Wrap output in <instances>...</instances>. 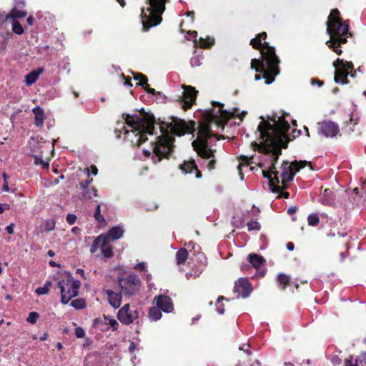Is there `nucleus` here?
<instances>
[{"label":"nucleus","instance_id":"nucleus-18","mask_svg":"<svg viewBox=\"0 0 366 366\" xmlns=\"http://www.w3.org/2000/svg\"><path fill=\"white\" fill-rule=\"evenodd\" d=\"M320 129L322 134L327 137H334L340 132L337 124L332 121H324L319 124Z\"/></svg>","mask_w":366,"mask_h":366},{"label":"nucleus","instance_id":"nucleus-48","mask_svg":"<svg viewBox=\"0 0 366 366\" xmlns=\"http://www.w3.org/2000/svg\"><path fill=\"white\" fill-rule=\"evenodd\" d=\"M75 335L77 338H83L85 336V332L82 327H76L74 331Z\"/></svg>","mask_w":366,"mask_h":366},{"label":"nucleus","instance_id":"nucleus-8","mask_svg":"<svg viewBox=\"0 0 366 366\" xmlns=\"http://www.w3.org/2000/svg\"><path fill=\"white\" fill-rule=\"evenodd\" d=\"M142 117L138 114H123V117L126 124L132 128L131 130L142 127V130L144 132H148L149 134H153L155 131L154 125L157 123V119L153 114L145 112L142 110Z\"/></svg>","mask_w":366,"mask_h":366},{"label":"nucleus","instance_id":"nucleus-32","mask_svg":"<svg viewBox=\"0 0 366 366\" xmlns=\"http://www.w3.org/2000/svg\"><path fill=\"white\" fill-rule=\"evenodd\" d=\"M94 217L98 223H99L101 224H106V220H105L104 216L101 214L100 204L97 205L95 212L94 214Z\"/></svg>","mask_w":366,"mask_h":366},{"label":"nucleus","instance_id":"nucleus-23","mask_svg":"<svg viewBox=\"0 0 366 366\" xmlns=\"http://www.w3.org/2000/svg\"><path fill=\"white\" fill-rule=\"evenodd\" d=\"M34 114V124L37 127H42L46 119V114L43 108L36 106L32 109Z\"/></svg>","mask_w":366,"mask_h":366},{"label":"nucleus","instance_id":"nucleus-11","mask_svg":"<svg viewBox=\"0 0 366 366\" xmlns=\"http://www.w3.org/2000/svg\"><path fill=\"white\" fill-rule=\"evenodd\" d=\"M332 65L335 69L334 79L337 84H347L349 83L348 75L350 74L352 77L355 76V71L352 61L337 58Z\"/></svg>","mask_w":366,"mask_h":366},{"label":"nucleus","instance_id":"nucleus-31","mask_svg":"<svg viewBox=\"0 0 366 366\" xmlns=\"http://www.w3.org/2000/svg\"><path fill=\"white\" fill-rule=\"evenodd\" d=\"M333 192L330 189H326L324 191L323 197H322V203L325 204H331L333 202V197H332Z\"/></svg>","mask_w":366,"mask_h":366},{"label":"nucleus","instance_id":"nucleus-57","mask_svg":"<svg viewBox=\"0 0 366 366\" xmlns=\"http://www.w3.org/2000/svg\"><path fill=\"white\" fill-rule=\"evenodd\" d=\"M148 94L155 95L157 92L154 89L151 88L149 85H147V86L144 89Z\"/></svg>","mask_w":366,"mask_h":366},{"label":"nucleus","instance_id":"nucleus-6","mask_svg":"<svg viewBox=\"0 0 366 366\" xmlns=\"http://www.w3.org/2000/svg\"><path fill=\"white\" fill-rule=\"evenodd\" d=\"M167 0H147L149 7L145 11L142 9V26L144 31L151 27L156 26L162 21V15L165 10Z\"/></svg>","mask_w":366,"mask_h":366},{"label":"nucleus","instance_id":"nucleus-10","mask_svg":"<svg viewBox=\"0 0 366 366\" xmlns=\"http://www.w3.org/2000/svg\"><path fill=\"white\" fill-rule=\"evenodd\" d=\"M58 287L61 292V302L64 305L67 304L71 298L79 295V289L81 286L79 280H74L69 275L65 280H60L58 282Z\"/></svg>","mask_w":366,"mask_h":366},{"label":"nucleus","instance_id":"nucleus-17","mask_svg":"<svg viewBox=\"0 0 366 366\" xmlns=\"http://www.w3.org/2000/svg\"><path fill=\"white\" fill-rule=\"evenodd\" d=\"M252 291V285L247 278H239L234 287V292L238 294V297H247Z\"/></svg>","mask_w":366,"mask_h":366},{"label":"nucleus","instance_id":"nucleus-25","mask_svg":"<svg viewBox=\"0 0 366 366\" xmlns=\"http://www.w3.org/2000/svg\"><path fill=\"white\" fill-rule=\"evenodd\" d=\"M108 316L104 315V318H96L93 322V327L95 328H99L101 331L105 332L107 331L109 328L108 326Z\"/></svg>","mask_w":366,"mask_h":366},{"label":"nucleus","instance_id":"nucleus-3","mask_svg":"<svg viewBox=\"0 0 366 366\" xmlns=\"http://www.w3.org/2000/svg\"><path fill=\"white\" fill-rule=\"evenodd\" d=\"M267 38V32L262 31L250 40L249 45L259 51L262 56L261 59L251 60V68L256 72L262 74L265 83L269 84L274 81L275 76L280 72L279 66L280 60L276 54L275 48L266 41ZM261 78L260 74H256L254 76L255 80H259Z\"/></svg>","mask_w":366,"mask_h":366},{"label":"nucleus","instance_id":"nucleus-44","mask_svg":"<svg viewBox=\"0 0 366 366\" xmlns=\"http://www.w3.org/2000/svg\"><path fill=\"white\" fill-rule=\"evenodd\" d=\"M343 366H358L357 360H355V361L353 362L352 356H350L349 358H345L344 360Z\"/></svg>","mask_w":366,"mask_h":366},{"label":"nucleus","instance_id":"nucleus-59","mask_svg":"<svg viewBox=\"0 0 366 366\" xmlns=\"http://www.w3.org/2000/svg\"><path fill=\"white\" fill-rule=\"evenodd\" d=\"M81 229L78 227H74L71 229V232L76 235H79L81 234Z\"/></svg>","mask_w":366,"mask_h":366},{"label":"nucleus","instance_id":"nucleus-5","mask_svg":"<svg viewBox=\"0 0 366 366\" xmlns=\"http://www.w3.org/2000/svg\"><path fill=\"white\" fill-rule=\"evenodd\" d=\"M262 121L257 127V131L259 132L260 139L262 140L259 144L257 142L251 143V147L253 150H257L259 153L263 154H271L272 159L271 164L273 163L275 166L276 162L279 159V156L282 154V145L277 142V140H274L272 136H268L267 132L268 130H271L272 127L269 123L267 122L262 116L260 117Z\"/></svg>","mask_w":366,"mask_h":366},{"label":"nucleus","instance_id":"nucleus-34","mask_svg":"<svg viewBox=\"0 0 366 366\" xmlns=\"http://www.w3.org/2000/svg\"><path fill=\"white\" fill-rule=\"evenodd\" d=\"M71 305L76 310H81L86 307V302L84 299L78 298L72 300Z\"/></svg>","mask_w":366,"mask_h":366},{"label":"nucleus","instance_id":"nucleus-13","mask_svg":"<svg viewBox=\"0 0 366 366\" xmlns=\"http://www.w3.org/2000/svg\"><path fill=\"white\" fill-rule=\"evenodd\" d=\"M124 234V230L120 227H113L106 234H102L97 237L91 246V253L97 251L99 247H104L107 245L109 241H114L120 239Z\"/></svg>","mask_w":366,"mask_h":366},{"label":"nucleus","instance_id":"nucleus-2","mask_svg":"<svg viewBox=\"0 0 366 366\" xmlns=\"http://www.w3.org/2000/svg\"><path fill=\"white\" fill-rule=\"evenodd\" d=\"M156 124L159 126L161 135L157 137L152 157L153 162L157 164L163 159H169L174 150V136L181 137L192 134L195 130L196 122L193 120L187 123L184 119H173L172 122L166 123L159 119Z\"/></svg>","mask_w":366,"mask_h":366},{"label":"nucleus","instance_id":"nucleus-49","mask_svg":"<svg viewBox=\"0 0 366 366\" xmlns=\"http://www.w3.org/2000/svg\"><path fill=\"white\" fill-rule=\"evenodd\" d=\"M92 179H86L84 181H81L80 183H79V185H80V187L82 190H84L86 189H89L90 188L89 187V184L92 183Z\"/></svg>","mask_w":366,"mask_h":366},{"label":"nucleus","instance_id":"nucleus-53","mask_svg":"<svg viewBox=\"0 0 366 366\" xmlns=\"http://www.w3.org/2000/svg\"><path fill=\"white\" fill-rule=\"evenodd\" d=\"M35 164H41L44 169L48 168L49 166V162H44L41 159H39V158H36Z\"/></svg>","mask_w":366,"mask_h":366},{"label":"nucleus","instance_id":"nucleus-51","mask_svg":"<svg viewBox=\"0 0 366 366\" xmlns=\"http://www.w3.org/2000/svg\"><path fill=\"white\" fill-rule=\"evenodd\" d=\"M14 3H15V6L14 8L24 9L25 7V1L24 0H15Z\"/></svg>","mask_w":366,"mask_h":366},{"label":"nucleus","instance_id":"nucleus-39","mask_svg":"<svg viewBox=\"0 0 366 366\" xmlns=\"http://www.w3.org/2000/svg\"><path fill=\"white\" fill-rule=\"evenodd\" d=\"M300 135H301V130L295 129L292 130V132L290 134H287V137H286L285 140L288 143L290 141H292V140L296 139L297 137H300Z\"/></svg>","mask_w":366,"mask_h":366},{"label":"nucleus","instance_id":"nucleus-47","mask_svg":"<svg viewBox=\"0 0 366 366\" xmlns=\"http://www.w3.org/2000/svg\"><path fill=\"white\" fill-rule=\"evenodd\" d=\"M108 325H109L112 328V330L113 331H115L118 329V326H119V323L117 322V321L113 318H109L108 317Z\"/></svg>","mask_w":366,"mask_h":366},{"label":"nucleus","instance_id":"nucleus-12","mask_svg":"<svg viewBox=\"0 0 366 366\" xmlns=\"http://www.w3.org/2000/svg\"><path fill=\"white\" fill-rule=\"evenodd\" d=\"M279 172L277 171L273 163L270 164L268 170H262V175L269 180V186L270 190L273 193L278 194L279 198L287 199L290 197L288 192L283 191L286 188L282 187V184L279 185L280 179L278 176Z\"/></svg>","mask_w":366,"mask_h":366},{"label":"nucleus","instance_id":"nucleus-28","mask_svg":"<svg viewBox=\"0 0 366 366\" xmlns=\"http://www.w3.org/2000/svg\"><path fill=\"white\" fill-rule=\"evenodd\" d=\"M277 281L278 282L279 288L281 290H285L287 286L290 285V279L287 275L280 273L277 277Z\"/></svg>","mask_w":366,"mask_h":366},{"label":"nucleus","instance_id":"nucleus-58","mask_svg":"<svg viewBox=\"0 0 366 366\" xmlns=\"http://www.w3.org/2000/svg\"><path fill=\"white\" fill-rule=\"evenodd\" d=\"M14 224L11 223L6 227V231L7 232L8 234H12L14 232Z\"/></svg>","mask_w":366,"mask_h":366},{"label":"nucleus","instance_id":"nucleus-20","mask_svg":"<svg viewBox=\"0 0 366 366\" xmlns=\"http://www.w3.org/2000/svg\"><path fill=\"white\" fill-rule=\"evenodd\" d=\"M157 306L164 312H171L174 309L172 299L167 295H159L154 297Z\"/></svg>","mask_w":366,"mask_h":366},{"label":"nucleus","instance_id":"nucleus-19","mask_svg":"<svg viewBox=\"0 0 366 366\" xmlns=\"http://www.w3.org/2000/svg\"><path fill=\"white\" fill-rule=\"evenodd\" d=\"M103 292L107 295V300L113 308L117 309L121 306L122 299V293L121 290L114 292L111 289L104 288Z\"/></svg>","mask_w":366,"mask_h":366},{"label":"nucleus","instance_id":"nucleus-55","mask_svg":"<svg viewBox=\"0 0 366 366\" xmlns=\"http://www.w3.org/2000/svg\"><path fill=\"white\" fill-rule=\"evenodd\" d=\"M10 209V205L7 203L1 204L0 203V214H2L5 210Z\"/></svg>","mask_w":366,"mask_h":366},{"label":"nucleus","instance_id":"nucleus-40","mask_svg":"<svg viewBox=\"0 0 366 366\" xmlns=\"http://www.w3.org/2000/svg\"><path fill=\"white\" fill-rule=\"evenodd\" d=\"M12 31L14 33L21 35L24 33V28L19 21H16L12 24Z\"/></svg>","mask_w":366,"mask_h":366},{"label":"nucleus","instance_id":"nucleus-27","mask_svg":"<svg viewBox=\"0 0 366 366\" xmlns=\"http://www.w3.org/2000/svg\"><path fill=\"white\" fill-rule=\"evenodd\" d=\"M189 256L188 251L185 248H180L176 252V261L178 265H181L185 263Z\"/></svg>","mask_w":366,"mask_h":366},{"label":"nucleus","instance_id":"nucleus-4","mask_svg":"<svg viewBox=\"0 0 366 366\" xmlns=\"http://www.w3.org/2000/svg\"><path fill=\"white\" fill-rule=\"evenodd\" d=\"M326 25L330 39L325 44L335 54L341 55L342 45L347 42L348 36H352V34L349 31V21H343L340 17V11L337 9H333L327 18Z\"/></svg>","mask_w":366,"mask_h":366},{"label":"nucleus","instance_id":"nucleus-22","mask_svg":"<svg viewBox=\"0 0 366 366\" xmlns=\"http://www.w3.org/2000/svg\"><path fill=\"white\" fill-rule=\"evenodd\" d=\"M147 134H149L148 132H144L142 130V127L139 128V129L131 130V135L134 137L130 139L132 145L139 147L144 143L148 139L146 137Z\"/></svg>","mask_w":366,"mask_h":366},{"label":"nucleus","instance_id":"nucleus-62","mask_svg":"<svg viewBox=\"0 0 366 366\" xmlns=\"http://www.w3.org/2000/svg\"><path fill=\"white\" fill-rule=\"evenodd\" d=\"M360 361L361 363H364L366 365V352L362 353L360 356Z\"/></svg>","mask_w":366,"mask_h":366},{"label":"nucleus","instance_id":"nucleus-7","mask_svg":"<svg viewBox=\"0 0 366 366\" xmlns=\"http://www.w3.org/2000/svg\"><path fill=\"white\" fill-rule=\"evenodd\" d=\"M287 115V113H283L280 117H277V114L267 117L269 120L267 122L269 123L272 129L268 130L267 134L272 136L274 139V140H277V142L280 144L284 149L287 147V142L285 139L287 132L290 128V124L285 119V117Z\"/></svg>","mask_w":366,"mask_h":366},{"label":"nucleus","instance_id":"nucleus-35","mask_svg":"<svg viewBox=\"0 0 366 366\" xmlns=\"http://www.w3.org/2000/svg\"><path fill=\"white\" fill-rule=\"evenodd\" d=\"M51 285V281H47L43 287L36 288V293L39 295H46L49 291V287Z\"/></svg>","mask_w":366,"mask_h":366},{"label":"nucleus","instance_id":"nucleus-9","mask_svg":"<svg viewBox=\"0 0 366 366\" xmlns=\"http://www.w3.org/2000/svg\"><path fill=\"white\" fill-rule=\"evenodd\" d=\"M309 164L305 160L297 161L295 160L291 163L288 162H283L280 167V175L281 181L280 183L282 184L283 188L288 187V183L293 180L294 177L297 172L301 169L305 168Z\"/></svg>","mask_w":366,"mask_h":366},{"label":"nucleus","instance_id":"nucleus-24","mask_svg":"<svg viewBox=\"0 0 366 366\" xmlns=\"http://www.w3.org/2000/svg\"><path fill=\"white\" fill-rule=\"evenodd\" d=\"M44 71L43 68H39L38 69L32 70L28 74L25 76V84L26 86H31L39 79L41 74Z\"/></svg>","mask_w":366,"mask_h":366},{"label":"nucleus","instance_id":"nucleus-30","mask_svg":"<svg viewBox=\"0 0 366 366\" xmlns=\"http://www.w3.org/2000/svg\"><path fill=\"white\" fill-rule=\"evenodd\" d=\"M149 317L151 320L157 321L162 317V310L157 307H152L149 310Z\"/></svg>","mask_w":366,"mask_h":366},{"label":"nucleus","instance_id":"nucleus-52","mask_svg":"<svg viewBox=\"0 0 366 366\" xmlns=\"http://www.w3.org/2000/svg\"><path fill=\"white\" fill-rule=\"evenodd\" d=\"M331 361L334 365H340L342 364V360L337 355H332Z\"/></svg>","mask_w":366,"mask_h":366},{"label":"nucleus","instance_id":"nucleus-33","mask_svg":"<svg viewBox=\"0 0 366 366\" xmlns=\"http://www.w3.org/2000/svg\"><path fill=\"white\" fill-rule=\"evenodd\" d=\"M11 17L13 19H19L23 18L26 16V12L24 11V9H20L18 8H13L11 11Z\"/></svg>","mask_w":366,"mask_h":366},{"label":"nucleus","instance_id":"nucleus-43","mask_svg":"<svg viewBox=\"0 0 366 366\" xmlns=\"http://www.w3.org/2000/svg\"><path fill=\"white\" fill-rule=\"evenodd\" d=\"M140 79L139 80V82L137 83V86H142L143 89H144L147 85H148V79L147 76L145 75H139Z\"/></svg>","mask_w":366,"mask_h":366},{"label":"nucleus","instance_id":"nucleus-60","mask_svg":"<svg viewBox=\"0 0 366 366\" xmlns=\"http://www.w3.org/2000/svg\"><path fill=\"white\" fill-rule=\"evenodd\" d=\"M34 21H35V19L32 16H29L26 19V22H27L28 25H29V26H32L34 24Z\"/></svg>","mask_w":366,"mask_h":366},{"label":"nucleus","instance_id":"nucleus-50","mask_svg":"<svg viewBox=\"0 0 366 366\" xmlns=\"http://www.w3.org/2000/svg\"><path fill=\"white\" fill-rule=\"evenodd\" d=\"M66 219L69 224L72 225L76 220V216L74 214H68Z\"/></svg>","mask_w":366,"mask_h":366},{"label":"nucleus","instance_id":"nucleus-21","mask_svg":"<svg viewBox=\"0 0 366 366\" xmlns=\"http://www.w3.org/2000/svg\"><path fill=\"white\" fill-rule=\"evenodd\" d=\"M179 169L184 174H190L192 171L195 172V177L197 179L202 177V172L198 169L197 165L194 159H190L189 160H184L182 164L179 165Z\"/></svg>","mask_w":366,"mask_h":366},{"label":"nucleus","instance_id":"nucleus-64","mask_svg":"<svg viewBox=\"0 0 366 366\" xmlns=\"http://www.w3.org/2000/svg\"><path fill=\"white\" fill-rule=\"evenodd\" d=\"M287 249L289 251H293L295 249V245L292 242H290L287 244Z\"/></svg>","mask_w":366,"mask_h":366},{"label":"nucleus","instance_id":"nucleus-14","mask_svg":"<svg viewBox=\"0 0 366 366\" xmlns=\"http://www.w3.org/2000/svg\"><path fill=\"white\" fill-rule=\"evenodd\" d=\"M118 283L124 295L130 297L138 292L142 282L139 277L132 273L128 275L125 280L119 278Z\"/></svg>","mask_w":366,"mask_h":366},{"label":"nucleus","instance_id":"nucleus-41","mask_svg":"<svg viewBox=\"0 0 366 366\" xmlns=\"http://www.w3.org/2000/svg\"><path fill=\"white\" fill-rule=\"evenodd\" d=\"M102 247V253L103 254L104 257L109 258L113 255L112 247V246H104Z\"/></svg>","mask_w":366,"mask_h":366},{"label":"nucleus","instance_id":"nucleus-46","mask_svg":"<svg viewBox=\"0 0 366 366\" xmlns=\"http://www.w3.org/2000/svg\"><path fill=\"white\" fill-rule=\"evenodd\" d=\"M199 46L202 48H209L212 44V43L209 42V39H205L203 38L199 39Z\"/></svg>","mask_w":366,"mask_h":366},{"label":"nucleus","instance_id":"nucleus-54","mask_svg":"<svg viewBox=\"0 0 366 366\" xmlns=\"http://www.w3.org/2000/svg\"><path fill=\"white\" fill-rule=\"evenodd\" d=\"M134 268L137 270H139V271H143L146 268V265L144 264V262H139L138 264H137Z\"/></svg>","mask_w":366,"mask_h":366},{"label":"nucleus","instance_id":"nucleus-63","mask_svg":"<svg viewBox=\"0 0 366 366\" xmlns=\"http://www.w3.org/2000/svg\"><path fill=\"white\" fill-rule=\"evenodd\" d=\"M2 190L4 192H9L10 191V188L9 187L8 182H4V184L2 187Z\"/></svg>","mask_w":366,"mask_h":366},{"label":"nucleus","instance_id":"nucleus-37","mask_svg":"<svg viewBox=\"0 0 366 366\" xmlns=\"http://www.w3.org/2000/svg\"><path fill=\"white\" fill-rule=\"evenodd\" d=\"M247 226L249 232L253 230L259 231L261 229V224L257 220H252L247 222Z\"/></svg>","mask_w":366,"mask_h":366},{"label":"nucleus","instance_id":"nucleus-29","mask_svg":"<svg viewBox=\"0 0 366 366\" xmlns=\"http://www.w3.org/2000/svg\"><path fill=\"white\" fill-rule=\"evenodd\" d=\"M81 199L87 200L92 199L93 197H97L98 191L94 187L82 190Z\"/></svg>","mask_w":366,"mask_h":366},{"label":"nucleus","instance_id":"nucleus-45","mask_svg":"<svg viewBox=\"0 0 366 366\" xmlns=\"http://www.w3.org/2000/svg\"><path fill=\"white\" fill-rule=\"evenodd\" d=\"M209 149H211V148H209ZM213 151H214V153H213L214 156H213V157H211L212 159L208 162V164H207V169H208L209 170H212V169H214L215 168L216 163H217V161H216V159H214V153H215L216 150H215V149H213ZM210 159V157H209V158H207V159Z\"/></svg>","mask_w":366,"mask_h":366},{"label":"nucleus","instance_id":"nucleus-16","mask_svg":"<svg viewBox=\"0 0 366 366\" xmlns=\"http://www.w3.org/2000/svg\"><path fill=\"white\" fill-rule=\"evenodd\" d=\"M139 317V312L136 309H132L129 303L125 304L117 313L118 320L124 325H130Z\"/></svg>","mask_w":366,"mask_h":366},{"label":"nucleus","instance_id":"nucleus-38","mask_svg":"<svg viewBox=\"0 0 366 366\" xmlns=\"http://www.w3.org/2000/svg\"><path fill=\"white\" fill-rule=\"evenodd\" d=\"M308 224L310 226H317L320 222L319 216L317 214H310L307 217Z\"/></svg>","mask_w":366,"mask_h":366},{"label":"nucleus","instance_id":"nucleus-42","mask_svg":"<svg viewBox=\"0 0 366 366\" xmlns=\"http://www.w3.org/2000/svg\"><path fill=\"white\" fill-rule=\"evenodd\" d=\"M39 317V313L36 312H31L26 318V321L31 324H35Z\"/></svg>","mask_w":366,"mask_h":366},{"label":"nucleus","instance_id":"nucleus-36","mask_svg":"<svg viewBox=\"0 0 366 366\" xmlns=\"http://www.w3.org/2000/svg\"><path fill=\"white\" fill-rule=\"evenodd\" d=\"M56 222L53 219H49L45 221L44 224V231L51 232L55 229Z\"/></svg>","mask_w":366,"mask_h":366},{"label":"nucleus","instance_id":"nucleus-1","mask_svg":"<svg viewBox=\"0 0 366 366\" xmlns=\"http://www.w3.org/2000/svg\"><path fill=\"white\" fill-rule=\"evenodd\" d=\"M212 104L214 107H219V116L214 114V109L208 110L207 112L206 120L200 122L199 124L197 138L192 143L194 150L202 159H207L214 156V151L209 149L208 140L209 138L212 136L216 137L217 139L224 138L222 135L213 134L211 129V124H216L218 127L223 129L229 119H235V113L238 111L237 108H234L232 112L224 110V104L219 102L213 101Z\"/></svg>","mask_w":366,"mask_h":366},{"label":"nucleus","instance_id":"nucleus-56","mask_svg":"<svg viewBox=\"0 0 366 366\" xmlns=\"http://www.w3.org/2000/svg\"><path fill=\"white\" fill-rule=\"evenodd\" d=\"M122 77L125 80L124 84L129 86L130 87L132 86V84L131 83V79L129 76H126L124 74H122Z\"/></svg>","mask_w":366,"mask_h":366},{"label":"nucleus","instance_id":"nucleus-26","mask_svg":"<svg viewBox=\"0 0 366 366\" xmlns=\"http://www.w3.org/2000/svg\"><path fill=\"white\" fill-rule=\"evenodd\" d=\"M248 260H249V262L251 264V265L254 268H255L257 270L265 261L264 259L262 256H259L257 254H249Z\"/></svg>","mask_w":366,"mask_h":366},{"label":"nucleus","instance_id":"nucleus-61","mask_svg":"<svg viewBox=\"0 0 366 366\" xmlns=\"http://www.w3.org/2000/svg\"><path fill=\"white\" fill-rule=\"evenodd\" d=\"M250 269H251V265L249 264H243L241 267L242 271H243L244 272H246L247 271H248Z\"/></svg>","mask_w":366,"mask_h":366},{"label":"nucleus","instance_id":"nucleus-15","mask_svg":"<svg viewBox=\"0 0 366 366\" xmlns=\"http://www.w3.org/2000/svg\"><path fill=\"white\" fill-rule=\"evenodd\" d=\"M182 87L184 91L182 92V95L179 97L180 104H182V108L187 111L195 104L198 91L192 86L182 84Z\"/></svg>","mask_w":366,"mask_h":366}]
</instances>
